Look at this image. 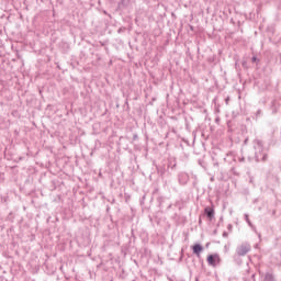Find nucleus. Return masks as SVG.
Segmentation results:
<instances>
[{"label":"nucleus","mask_w":281,"mask_h":281,"mask_svg":"<svg viewBox=\"0 0 281 281\" xmlns=\"http://www.w3.org/2000/svg\"><path fill=\"white\" fill-rule=\"evenodd\" d=\"M252 144L254 147L245 151V157H247L248 161H256L257 164L262 161L265 164L269 159V154L265 151V143L256 138Z\"/></svg>","instance_id":"obj_1"},{"label":"nucleus","mask_w":281,"mask_h":281,"mask_svg":"<svg viewBox=\"0 0 281 281\" xmlns=\"http://www.w3.org/2000/svg\"><path fill=\"white\" fill-rule=\"evenodd\" d=\"M249 251H251V244L249 243H243L240 244L237 248H236V254L237 256H247V254H249Z\"/></svg>","instance_id":"obj_2"},{"label":"nucleus","mask_w":281,"mask_h":281,"mask_svg":"<svg viewBox=\"0 0 281 281\" xmlns=\"http://www.w3.org/2000/svg\"><path fill=\"white\" fill-rule=\"evenodd\" d=\"M209 267H216L221 265V256L218 254H211L206 257Z\"/></svg>","instance_id":"obj_3"},{"label":"nucleus","mask_w":281,"mask_h":281,"mask_svg":"<svg viewBox=\"0 0 281 281\" xmlns=\"http://www.w3.org/2000/svg\"><path fill=\"white\" fill-rule=\"evenodd\" d=\"M156 170L158 175H160V177H164L166 172H170V169H168V164L166 162V160L157 165Z\"/></svg>","instance_id":"obj_4"},{"label":"nucleus","mask_w":281,"mask_h":281,"mask_svg":"<svg viewBox=\"0 0 281 281\" xmlns=\"http://www.w3.org/2000/svg\"><path fill=\"white\" fill-rule=\"evenodd\" d=\"M191 249H192L194 256H196V258H201V254H203V245L196 243L191 246Z\"/></svg>","instance_id":"obj_5"},{"label":"nucleus","mask_w":281,"mask_h":281,"mask_svg":"<svg viewBox=\"0 0 281 281\" xmlns=\"http://www.w3.org/2000/svg\"><path fill=\"white\" fill-rule=\"evenodd\" d=\"M178 181L180 186H187L188 181H190V176L186 172H181L178 176Z\"/></svg>","instance_id":"obj_6"},{"label":"nucleus","mask_w":281,"mask_h":281,"mask_svg":"<svg viewBox=\"0 0 281 281\" xmlns=\"http://www.w3.org/2000/svg\"><path fill=\"white\" fill-rule=\"evenodd\" d=\"M204 214L209 218V221H213L214 220V214H215L214 207L206 206L204 209Z\"/></svg>","instance_id":"obj_7"},{"label":"nucleus","mask_w":281,"mask_h":281,"mask_svg":"<svg viewBox=\"0 0 281 281\" xmlns=\"http://www.w3.org/2000/svg\"><path fill=\"white\" fill-rule=\"evenodd\" d=\"M166 164L169 170H175V168H177V161L175 160H166Z\"/></svg>","instance_id":"obj_8"},{"label":"nucleus","mask_w":281,"mask_h":281,"mask_svg":"<svg viewBox=\"0 0 281 281\" xmlns=\"http://www.w3.org/2000/svg\"><path fill=\"white\" fill-rule=\"evenodd\" d=\"M263 281H276V277L271 272H267L263 277Z\"/></svg>","instance_id":"obj_9"},{"label":"nucleus","mask_w":281,"mask_h":281,"mask_svg":"<svg viewBox=\"0 0 281 281\" xmlns=\"http://www.w3.org/2000/svg\"><path fill=\"white\" fill-rule=\"evenodd\" d=\"M172 221H175V223L179 224L180 221H181V215L175 213V214L172 215Z\"/></svg>","instance_id":"obj_10"},{"label":"nucleus","mask_w":281,"mask_h":281,"mask_svg":"<svg viewBox=\"0 0 281 281\" xmlns=\"http://www.w3.org/2000/svg\"><path fill=\"white\" fill-rule=\"evenodd\" d=\"M245 221L248 223L249 227H254V224L251 223V220H249L248 214H245Z\"/></svg>","instance_id":"obj_11"},{"label":"nucleus","mask_w":281,"mask_h":281,"mask_svg":"<svg viewBox=\"0 0 281 281\" xmlns=\"http://www.w3.org/2000/svg\"><path fill=\"white\" fill-rule=\"evenodd\" d=\"M131 3V0H121V5H123V8H126V5H128Z\"/></svg>","instance_id":"obj_12"},{"label":"nucleus","mask_w":281,"mask_h":281,"mask_svg":"<svg viewBox=\"0 0 281 281\" xmlns=\"http://www.w3.org/2000/svg\"><path fill=\"white\" fill-rule=\"evenodd\" d=\"M198 164H199V166H201L202 168L205 169V160L204 159H199Z\"/></svg>","instance_id":"obj_13"},{"label":"nucleus","mask_w":281,"mask_h":281,"mask_svg":"<svg viewBox=\"0 0 281 281\" xmlns=\"http://www.w3.org/2000/svg\"><path fill=\"white\" fill-rule=\"evenodd\" d=\"M231 172H233V175H235V177H238V175H240V173H238V171H236V167H233L231 169Z\"/></svg>","instance_id":"obj_14"},{"label":"nucleus","mask_w":281,"mask_h":281,"mask_svg":"<svg viewBox=\"0 0 281 281\" xmlns=\"http://www.w3.org/2000/svg\"><path fill=\"white\" fill-rule=\"evenodd\" d=\"M241 67H244V69H249V67L247 66V60L241 61Z\"/></svg>","instance_id":"obj_15"},{"label":"nucleus","mask_w":281,"mask_h":281,"mask_svg":"<svg viewBox=\"0 0 281 281\" xmlns=\"http://www.w3.org/2000/svg\"><path fill=\"white\" fill-rule=\"evenodd\" d=\"M157 202L159 203V207H161V203H164V198L161 196L157 198Z\"/></svg>","instance_id":"obj_16"},{"label":"nucleus","mask_w":281,"mask_h":281,"mask_svg":"<svg viewBox=\"0 0 281 281\" xmlns=\"http://www.w3.org/2000/svg\"><path fill=\"white\" fill-rule=\"evenodd\" d=\"M122 32H126V27H120V29L117 30V34H122Z\"/></svg>","instance_id":"obj_17"},{"label":"nucleus","mask_w":281,"mask_h":281,"mask_svg":"<svg viewBox=\"0 0 281 281\" xmlns=\"http://www.w3.org/2000/svg\"><path fill=\"white\" fill-rule=\"evenodd\" d=\"M260 115H262V110H258V111L256 112V117H260Z\"/></svg>","instance_id":"obj_18"},{"label":"nucleus","mask_w":281,"mask_h":281,"mask_svg":"<svg viewBox=\"0 0 281 281\" xmlns=\"http://www.w3.org/2000/svg\"><path fill=\"white\" fill-rule=\"evenodd\" d=\"M139 139V136L137 134H133V142H137Z\"/></svg>","instance_id":"obj_19"},{"label":"nucleus","mask_w":281,"mask_h":281,"mask_svg":"<svg viewBox=\"0 0 281 281\" xmlns=\"http://www.w3.org/2000/svg\"><path fill=\"white\" fill-rule=\"evenodd\" d=\"M251 60H252V63H259L260 60L258 59V57H256V56H254L252 58H251Z\"/></svg>","instance_id":"obj_20"},{"label":"nucleus","mask_w":281,"mask_h":281,"mask_svg":"<svg viewBox=\"0 0 281 281\" xmlns=\"http://www.w3.org/2000/svg\"><path fill=\"white\" fill-rule=\"evenodd\" d=\"M247 144H249V137H246V138L244 139V146H247Z\"/></svg>","instance_id":"obj_21"},{"label":"nucleus","mask_w":281,"mask_h":281,"mask_svg":"<svg viewBox=\"0 0 281 281\" xmlns=\"http://www.w3.org/2000/svg\"><path fill=\"white\" fill-rule=\"evenodd\" d=\"M227 229H228V232H232V229H234V226L232 224H228Z\"/></svg>","instance_id":"obj_22"},{"label":"nucleus","mask_w":281,"mask_h":281,"mask_svg":"<svg viewBox=\"0 0 281 281\" xmlns=\"http://www.w3.org/2000/svg\"><path fill=\"white\" fill-rule=\"evenodd\" d=\"M229 236V234L227 232L223 233V238H227Z\"/></svg>","instance_id":"obj_23"},{"label":"nucleus","mask_w":281,"mask_h":281,"mask_svg":"<svg viewBox=\"0 0 281 281\" xmlns=\"http://www.w3.org/2000/svg\"><path fill=\"white\" fill-rule=\"evenodd\" d=\"M226 104H229V97L225 99Z\"/></svg>","instance_id":"obj_24"},{"label":"nucleus","mask_w":281,"mask_h":281,"mask_svg":"<svg viewBox=\"0 0 281 281\" xmlns=\"http://www.w3.org/2000/svg\"><path fill=\"white\" fill-rule=\"evenodd\" d=\"M239 161H240V164H243V161H245V156L239 158Z\"/></svg>","instance_id":"obj_25"},{"label":"nucleus","mask_w":281,"mask_h":281,"mask_svg":"<svg viewBox=\"0 0 281 281\" xmlns=\"http://www.w3.org/2000/svg\"><path fill=\"white\" fill-rule=\"evenodd\" d=\"M199 225H203V220L199 218Z\"/></svg>","instance_id":"obj_26"},{"label":"nucleus","mask_w":281,"mask_h":281,"mask_svg":"<svg viewBox=\"0 0 281 281\" xmlns=\"http://www.w3.org/2000/svg\"><path fill=\"white\" fill-rule=\"evenodd\" d=\"M238 61L235 63V68L238 69Z\"/></svg>","instance_id":"obj_27"},{"label":"nucleus","mask_w":281,"mask_h":281,"mask_svg":"<svg viewBox=\"0 0 281 281\" xmlns=\"http://www.w3.org/2000/svg\"><path fill=\"white\" fill-rule=\"evenodd\" d=\"M182 209H183V206H181V205L178 206V210H182Z\"/></svg>","instance_id":"obj_28"},{"label":"nucleus","mask_w":281,"mask_h":281,"mask_svg":"<svg viewBox=\"0 0 281 281\" xmlns=\"http://www.w3.org/2000/svg\"><path fill=\"white\" fill-rule=\"evenodd\" d=\"M190 30H194V26L191 25V26H190Z\"/></svg>","instance_id":"obj_29"},{"label":"nucleus","mask_w":281,"mask_h":281,"mask_svg":"<svg viewBox=\"0 0 281 281\" xmlns=\"http://www.w3.org/2000/svg\"><path fill=\"white\" fill-rule=\"evenodd\" d=\"M109 210H111V207L108 206V207H106V212H109Z\"/></svg>","instance_id":"obj_30"},{"label":"nucleus","mask_w":281,"mask_h":281,"mask_svg":"<svg viewBox=\"0 0 281 281\" xmlns=\"http://www.w3.org/2000/svg\"><path fill=\"white\" fill-rule=\"evenodd\" d=\"M211 181H214V177H211Z\"/></svg>","instance_id":"obj_31"},{"label":"nucleus","mask_w":281,"mask_h":281,"mask_svg":"<svg viewBox=\"0 0 281 281\" xmlns=\"http://www.w3.org/2000/svg\"><path fill=\"white\" fill-rule=\"evenodd\" d=\"M195 281H200V280H199V277L195 278Z\"/></svg>","instance_id":"obj_32"},{"label":"nucleus","mask_w":281,"mask_h":281,"mask_svg":"<svg viewBox=\"0 0 281 281\" xmlns=\"http://www.w3.org/2000/svg\"><path fill=\"white\" fill-rule=\"evenodd\" d=\"M215 166H218V162H215Z\"/></svg>","instance_id":"obj_33"}]
</instances>
